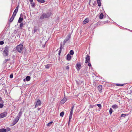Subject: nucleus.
Returning <instances> with one entry per match:
<instances>
[{"label": "nucleus", "mask_w": 132, "mask_h": 132, "mask_svg": "<svg viewBox=\"0 0 132 132\" xmlns=\"http://www.w3.org/2000/svg\"><path fill=\"white\" fill-rule=\"evenodd\" d=\"M52 14L51 11L48 10L47 11L46 13H44L40 16V19H43L45 18H49Z\"/></svg>", "instance_id": "f257e3e1"}, {"label": "nucleus", "mask_w": 132, "mask_h": 132, "mask_svg": "<svg viewBox=\"0 0 132 132\" xmlns=\"http://www.w3.org/2000/svg\"><path fill=\"white\" fill-rule=\"evenodd\" d=\"M9 47L6 45L4 48V50L3 52V54L4 56H7L9 55Z\"/></svg>", "instance_id": "f03ea898"}, {"label": "nucleus", "mask_w": 132, "mask_h": 132, "mask_svg": "<svg viewBox=\"0 0 132 132\" xmlns=\"http://www.w3.org/2000/svg\"><path fill=\"white\" fill-rule=\"evenodd\" d=\"M23 45H19L17 46L16 47L17 50L20 53L22 52L23 49Z\"/></svg>", "instance_id": "7ed1b4c3"}, {"label": "nucleus", "mask_w": 132, "mask_h": 132, "mask_svg": "<svg viewBox=\"0 0 132 132\" xmlns=\"http://www.w3.org/2000/svg\"><path fill=\"white\" fill-rule=\"evenodd\" d=\"M71 35L70 34H69L65 38L64 40L63 45H64L65 43L71 37Z\"/></svg>", "instance_id": "20e7f679"}, {"label": "nucleus", "mask_w": 132, "mask_h": 132, "mask_svg": "<svg viewBox=\"0 0 132 132\" xmlns=\"http://www.w3.org/2000/svg\"><path fill=\"white\" fill-rule=\"evenodd\" d=\"M7 114V112H4L0 114V118H2L6 116Z\"/></svg>", "instance_id": "39448f33"}, {"label": "nucleus", "mask_w": 132, "mask_h": 132, "mask_svg": "<svg viewBox=\"0 0 132 132\" xmlns=\"http://www.w3.org/2000/svg\"><path fill=\"white\" fill-rule=\"evenodd\" d=\"M19 117L18 116L16 117L15 120L13 121V125H14L17 123L19 119Z\"/></svg>", "instance_id": "423d86ee"}, {"label": "nucleus", "mask_w": 132, "mask_h": 132, "mask_svg": "<svg viewBox=\"0 0 132 132\" xmlns=\"http://www.w3.org/2000/svg\"><path fill=\"white\" fill-rule=\"evenodd\" d=\"M41 104V102L40 100H38L36 102L35 105V108H36L39 106H40Z\"/></svg>", "instance_id": "0eeeda50"}, {"label": "nucleus", "mask_w": 132, "mask_h": 132, "mask_svg": "<svg viewBox=\"0 0 132 132\" xmlns=\"http://www.w3.org/2000/svg\"><path fill=\"white\" fill-rule=\"evenodd\" d=\"M76 67L78 71L80 70L81 68V64L80 63H77L76 65Z\"/></svg>", "instance_id": "6e6552de"}, {"label": "nucleus", "mask_w": 132, "mask_h": 132, "mask_svg": "<svg viewBox=\"0 0 132 132\" xmlns=\"http://www.w3.org/2000/svg\"><path fill=\"white\" fill-rule=\"evenodd\" d=\"M90 61V56L88 55H87V56L86 57L85 63H87L88 62Z\"/></svg>", "instance_id": "1a4fd4ad"}, {"label": "nucleus", "mask_w": 132, "mask_h": 132, "mask_svg": "<svg viewBox=\"0 0 132 132\" xmlns=\"http://www.w3.org/2000/svg\"><path fill=\"white\" fill-rule=\"evenodd\" d=\"M89 21V20L88 18H86L83 22V23L85 24Z\"/></svg>", "instance_id": "9d476101"}, {"label": "nucleus", "mask_w": 132, "mask_h": 132, "mask_svg": "<svg viewBox=\"0 0 132 132\" xmlns=\"http://www.w3.org/2000/svg\"><path fill=\"white\" fill-rule=\"evenodd\" d=\"M98 89L100 92H102V85H100L98 87Z\"/></svg>", "instance_id": "9b49d317"}, {"label": "nucleus", "mask_w": 132, "mask_h": 132, "mask_svg": "<svg viewBox=\"0 0 132 132\" xmlns=\"http://www.w3.org/2000/svg\"><path fill=\"white\" fill-rule=\"evenodd\" d=\"M71 56L69 54H68L67 55V60H70L71 59Z\"/></svg>", "instance_id": "f8f14e48"}, {"label": "nucleus", "mask_w": 132, "mask_h": 132, "mask_svg": "<svg viewBox=\"0 0 132 132\" xmlns=\"http://www.w3.org/2000/svg\"><path fill=\"white\" fill-rule=\"evenodd\" d=\"M67 100L66 98H64L61 101V103L62 104H63Z\"/></svg>", "instance_id": "ddd939ff"}, {"label": "nucleus", "mask_w": 132, "mask_h": 132, "mask_svg": "<svg viewBox=\"0 0 132 132\" xmlns=\"http://www.w3.org/2000/svg\"><path fill=\"white\" fill-rule=\"evenodd\" d=\"M62 44H60V50L59 51V52L58 53V54L59 55H60L61 53V51L62 50Z\"/></svg>", "instance_id": "4468645a"}, {"label": "nucleus", "mask_w": 132, "mask_h": 132, "mask_svg": "<svg viewBox=\"0 0 132 132\" xmlns=\"http://www.w3.org/2000/svg\"><path fill=\"white\" fill-rule=\"evenodd\" d=\"M118 106L116 104L112 106V107L113 108L115 109L118 108Z\"/></svg>", "instance_id": "2eb2a0df"}, {"label": "nucleus", "mask_w": 132, "mask_h": 132, "mask_svg": "<svg viewBox=\"0 0 132 132\" xmlns=\"http://www.w3.org/2000/svg\"><path fill=\"white\" fill-rule=\"evenodd\" d=\"M23 18L22 17H20L18 20V22L19 23H21V22L23 21Z\"/></svg>", "instance_id": "dca6fc26"}, {"label": "nucleus", "mask_w": 132, "mask_h": 132, "mask_svg": "<svg viewBox=\"0 0 132 132\" xmlns=\"http://www.w3.org/2000/svg\"><path fill=\"white\" fill-rule=\"evenodd\" d=\"M14 16L12 15V16L11 17V18H10L9 21L10 22H12L13 20L14 19Z\"/></svg>", "instance_id": "f3484780"}, {"label": "nucleus", "mask_w": 132, "mask_h": 132, "mask_svg": "<svg viewBox=\"0 0 132 132\" xmlns=\"http://www.w3.org/2000/svg\"><path fill=\"white\" fill-rule=\"evenodd\" d=\"M22 109H20V111L19 112V113H18V116H19L18 117H19L21 116L22 114Z\"/></svg>", "instance_id": "a211bd4d"}, {"label": "nucleus", "mask_w": 132, "mask_h": 132, "mask_svg": "<svg viewBox=\"0 0 132 132\" xmlns=\"http://www.w3.org/2000/svg\"><path fill=\"white\" fill-rule=\"evenodd\" d=\"M30 76H28L26 77V80L27 81H29L30 80Z\"/></svg>", "instance_id": "6ab92c4d"}, {"label": "nucleus", "mask_w": 132, "mask_h": 132, "mask_svg": "<svg viewBox=\"0 0 132 132\" xmlns=\"http://www.w3.org/2000/svg\"><path fill=\"white\" fill-rule=\"evenodd\" d=\"M97 1L98 5L99 6H101V2L100 0H96Z\"/></svg>", "instance_id": "aec40b11"}, {"label": "nucleus", "mask_w": 132, "mask_h": 132, "mask_svg": "<svg viewBox=\"0 0 132 132\" xmlns=\"http://www.w3.org/2000/svg\"><path fill=\"white\" fill-rule=\"evenodd\" d=\"M39 2L41 3H44L45 2V1L44 0H36Z\"/></svg>", "instance_id": "412c9836"}, {"label": "nucleus", "mask_w": 132, "mask_h": 132, "mask_svg": "<svg viewBox=\"0 0 132 132\" xmlns=\"http://www.w3.org/2000/svg\"><path fill=\"white\" fill-rule=\"evenodd\" d=\"M24 24L22 22L21 23V24H20V27H19V28L20 29H22V27L23 26V25H24Z\"/></svg>", "instance_id": "4be33fe9"}, {"label": "nucleus", "mask_w": 132, "mask_h": 132, "mask_svg": "<svg viewBox=\"0 0 132 132\" xmlns=\"http://www.w3.org/2000/svg\"><path fill=\"white\" fill-rule=\"evenodd\" d=\"M103 15L102 13H101L100 15L99 18L101 19H102L103 17Z\"/></svg>", "instance_id": "5701e85b"}, {"label": "nucleus", "mask_w": 132, "mask_h": 132, "mask_svg": "<svg viewBox=\"0 0 132 132\" xmlns=\"http://www.w3.org/2000/svg\"><path fill=\"white\" fill-rule=\"evenodd\" d=\"M10 59H5L4 61H3V63H6L7 61L10 60Z\"/></svg>", "instance_id": "b1692460"}, {"label": "nucleus", "mask_w": 132, "mask_h": 132, "mask_svg": "<svg viewBox=\"0 0 132 132\" xmlns=\"http://www.w3.org/2000/svg\"><path fill=\"white\" fill-rule=\"evenodd\" d=\"M17 12L15 11V10H14V12L13 13V14L12 15L13 16H15L16 15V14Z\"/></svg>", "instance_id": "393cba45"}, {"label": "nucleus", "mask_w": 132, "mask_h": 132, "mask_svg": "<svg viewBox=\"0 0 132 132\" xmlns=\"http://www.w3.org/2000/svg\"><path fill=\"white\" fill-rule=\"evenodd\" d=\"M34 30H33L32 31V33L33 34L35 33L37 31V29L36 28H34Z\"/></svg>", "instance_id": "a878e982"}, {"label": "nucleus", "mask_w": 132, "mask_h": 132, "mask_svg": "<svg viewBox=\"0 0 132 132\" xmlns=\"http://www.w3.org/2000/svg\"><path fill=\"white\" fill-rule=\"evenodd\" d=\"M64 114V112H62L60 113V116L63 117Z\"/></svg>", "instance_id": "bb28decb"}, {"label": "nucleus", "mask_w": 132, "mask_h": 132, "mask_svg": "<svg viewBox=\"0 0 132 132\" xmlns=\"http://www.w3.org/2000/svg\"><path fill=\"white\" fill-rule=\"evenodd\" d=\"M3 103H0V108H3L4 106Z\"/></svg>", "instance_id": "cd10ccee"}, {"label": "nucleus", "mask_w": 132, "mask_h": 132, "mask_svg": "<svg viewBox=\"0 0 132 132\" xmlns=\"http://www.w3.org/2000/svg\"><path fill=\"white\" fill-rule=\"evenodd\" d=\"M30 4L31 5V6L32 7H34L35 6V4L34 3L31 2L30 3Z\"/></svg>", "instance_id": "c85d7f7f"}, {"label": "nucleus", "mask_w": 132, "mask_h": 132, "mask_svg": "<svg viewBox=\"0 0 132 132\" xmlns=\"http://www.w3.org/2000/svg\"><path fill=\"white\" fill-rule=\"evenodd\" d=\"M52 123H53V122L52 121H51V122H49L47 125V126H50L51 125H52Z\"/></svg>", "instance_id": "c756f323"}, {"label": "nucleus", "mask_w": 132, "mask_h": 132, "mask_svg": "<svg viewBox=\"0 0 132 132\" xmlns=\"http://www.w3.org/2000/svg\"><path fill=\"white\" fill-rule=\"evenodd\" d=\"M74 53V52L73 50H71L70 52V54L71 55H73Z\"/></svg>", "instance_id": "7c9ffc66"}, {"label": "nucleus", "mask_w": 132, "mask_h": 132, "mask_svg": "<svg viewBox=\"0 0 132 132\" xmlns=\"http://www.w3.org/2000/svg\"><path fill=\"white\" fill-rule=\"evenodd\" d=\"M1 132H6V129H5L3 128L2 129H1Z\"/></svg>", "instance_id": "2f4dec72"}, {"label": "nucleus", "mask_w": 132, "mask_h": 132, "mask_svg": "<svg viewBox=\"0 0 132 132\" xmlns=\"http://www.w3.org/2000/svg\"><path fill=\"white\" fill-rule=\"evenodd\" d=\"M128 115V114H122L121 115V117H125L126 116H127Z\"/></svg>", "instance_id": "473e14b6"}, {"label": "nucleus", "mask_w": 132, "mask_h": 132, "mask_svg": "<svg viewBox=\"0 0 132 132\" xmlns=\"http://www.w3.org/2000/svg\"><path fill=\"white\" fill-rule=\"evenodd\" d=\"M124 85V84H117L116 85L118 86H123Z\"/></svg>", "instance_id": "72a5a7b5"}, {"label": "nucleus", "mask_w": 132, "mask_h": 132, "mask_svg": "<svg viewBox=\"0 0 132 132\" xmlns=\"http://www.w3.org/2000/svg\"><path fill=\"white\" fill-rule=\"evenodd\" d=\"M113 112V110L111 108H110L109 110V113L110 114H111Z\"/></svg>", "instance_id": "f704fd0d"}, {"label": "nucleus", "mask_w": 132, "mask_h": 132, "mask_svg": "<svg viewBox=\"0 0 132 132\" xmlns=\"http://www.w3.org/2000/svg\"><path fill=\"white\" fill-rule=\"evenodd\" d=\"M50 66V64H48L45 66V67L46 68L48 69L49 68Z\"/></svg>", "instance_id": "c9c22d12"}, {"label": "nucleus", "mask_w": 132, "mask_h": 132, "mask_svg": "<svg viewBox=\"0 0 132 132\" xmlns=\"http://www.w3.org/2000/svg\"><path fill=\"white\" fill-rule=\"evenodd\" d=\"M95 105H96V106H98V107H99L100 109H101V108L102 107V106H101V104H96Z\"/></svg>", "instance_id": "e433bc0d"}, {"label": "nucleus", "mask_w": 132, "mask_h": 132, "mask_svg": "<svg viewBox=\"0 0 132 132\" xmlns=\"http://www.w3.org/2000/svg\"><path fill=\"white\" fill-rule=\"evenodd\" d=\"M96 106V105H90V107L91 108H93L94 107Z\"/></svg>", "instance_id": "4c0bfd02"}, {"label": "nucleus", "mask_w": 132, "mask_h": 132, "mask_svg": "<svg viewBox=\"0 0 132 132\" xmlns=\"http://www.w3.org/2000/svg\"><path fill=\"white\" fill-rule=\"evenodd\" d=\"M72 114H70L69 115V122L70 121V120L72 118Z\"/></svg>", "instance_id": "58836bf2"}, {"label": "nucleus", "mask_w": 132, "mask_h": 132, "mask_svg": "<svg viewBox=\"0 0 132 132\" xmlns=\"http://www.w3.org/2000/svg\"><path fill=\"white\" fill-rule=\"evenodd\" d=\"M0 102L1 103H4V101L2 99V98L1 97H0Z\"/></svg>", "instance_id": "ea45409f"}, {"label": "nucleus", "mask_w": 132, "mask_h": 132, "mask_svg": "<svg viewBox=\"0 0 132 132\" xmlns=\"http://www.w3.org/2000/svg\"><path fill=\"white\" fill-rule=\"evenodd\" d=\"M13 75L12 74H11L10 76V78H13Z\"/></svg>", "instance_id": "a19ab883"}, {"label": "nucleus", "mask_w": 132, "mask_h": 132, "mask_svg": "<svg viewBox=\"0 0 132 132\" xmlns=\"http://www.w3.org/2000/svg\"><path fill=\"white\" fill-rule=\"evenodd\" d=\"M18 6H17L16 7V9L14 10H15V11L18 12Z\"/></svg>", "instance_id": "79ce46f5"}, {"label": "nucleus", "mask_w": 132, "mask_h": 132, "mask_svg": "<svg viewBox=\"0 0 132 132\" xmlns=\"http://www.w3.org/2000/svg\"><path fill=\"white\" fill-rule=\"evenodd\" d=\"M4 42L3 41H0V45H2L4 44Z\"/></svg>", "instance_id": "37998d69"}, {"label": "nucleus", "mask_w": 132, "mask_h": 132, "mask_svg": "<svg viewBox=\"0 0 132 132\" xmlns=\"http://www.w3.org/2000/svg\"><path fill=\"white\" fill-rule=\"evenodd\" d=\"M74 107V105H73L72 106V107L70 109L71 110H73V109Z\"/></svg>", "instance_id": "c03bdc74"}, {"label": "nucleus", "mask_w": 132, "mask_h": 132, "mask_svg": "<svg viewBox=\"0 0 132 132\" xmlns=\"http://www.w3.org/2000/svg\"><path fill=\"white\" fill-rule=\"evenodd\" d=\"M87 63H88V66L89 67H90L91 66V64L89 62H88Z\"/></svg>", "instance_id": "a18cd8bd"}, {"label": "nucleus", "mask_w": 132, "mask_h": 132, "mask_svg": "<svg viewBox=\"0 0 132 132\" xmlns=\"http://www.w3.org/2000/svg\"><path fill=\"white\" fill-rule=\"evenodd\" d=\"M73 112V110H71L70 114H72Z\"/></svg>", "instance_id": "49530a36"}, {"label": "nucleus", "mask_w": 132, "mask_h": 132, "mask_svg": "<svg viewBox=\"0 0 132 132\" xmlns=\"http://www.w3.org/2000/svg\"><path fill=\"white\" fill-rule=\"evenodd\" d=\"M87 68H85V69H84V70L85 71V72H86V71H87Z\"/></svg>", "instance_id": "de8ad7c7"}, {"label": "nucleus", "mask_w": 132, "mask_h": 132, "mask_svg": "<svg viewBox=\"0 0 132 132\" xmlns=\"http://www.w3.org/2000/svg\"><path fill=\"white\" fill-rule=\"evenodd\" d=\"M4 91L6 93H7V90L6 89H5L4 90Z\"/></svg>", "instance_id": "09e8293b"}, {"label": "nucleus", "mask_w": 132, "mask_h": 132, "mask_svg": "<svg viewBox=\"0 0 132 132\" xmlns=\"http://www.w3.org/2000/svg\"><path fill=\"white\" fill-rule=\"evenodd\" d=\"M69 66H67L66 67V69H67L68 70L69 69Z\"/></svg>", "instance_id": "8fccbe9b"}, {"label": "nucleus", "mask_w": 132, "mask_h": 132, "mask_svg": "<svg viewBox=\"0 0 132 132\" xmlns=\"http://www.w3.org/2000/svg\"><path fill=\"white\" fill-rule=\"evenodd\" d=\"M33 0H29L30 3L32 2H33Z\"/></svg>", "instance_id": "3c124183"}, {"label": "nucleus", "mask_w": 132, "mask_h": 132, "mask_svg": "<svg viewBox=\"0 0 132 132\" xmlns=\"http://www.w3.org/2000/svg\"><path fill=\"white\" fill-rule=\"evenodd\" d=\"M40 108H38L37 109V110L38 111L40 110Z\"/></svg>", "instance_id": "603ef678"}, {"label": "nucleus", "mask_w": 132, "mask_h": 132, "mask_svg": "<svg viewBox=\"0 0 132 132\" xmlns=\"http://www.w3.org/2000/svg\"><path fill=\"white\" fill-rule=\"evenodd\" d=\"M106 22H107V21H103V23H106Z\"/></svg>", "instance_id": "864d4df0"}, {"label": "nucleus", "mask_w": 132, "mask_h": 132, "mask_svg": "<svg viewBox=\"0 0 132 132\" xmlns=\"http://www.w3.org/2000/svg\"><path fill=\"white\" fill-rule=\"evenodd\" d=\"M25 79H23V81H25Z\"/></svg>", "instance_id": "5fc2aeb1"}, {"label": "nucleus", "mask_w": 132, "mask_h": 132, "mask_svg": "<svg viewBox=\"0 0 132 132\" xmlns=\"http://www.w3.org/2000/svg\"><path fill=\"white\" fill-rule=\"evenodd\" d=\"M24 18H25V17H26V16L25 15V16H24Z\"/></svg>", "instance_id": "6e6d98bb"}, {"label": "nucleus", "mask_w": 132, "mask_h": 132, "mask_svg": "<svg viewBox=\"0 0 132 132\" xmlns=\"http://www.w3.org/2000/svg\"><path fill=\"white\" fill-rule=\"evenodd\" d=\"M24 18H25V17H26V16L25 15V16H24Z\"/></svg>", "instance_id": "4d7b16f0"}, {"label": "nucleus", "mask_w": 132, "mask_h": 132, "mask_svg": "<svg viewBox=\"0 0 132 132\" xmlns=\"http://www.w3.org/2000/svg\"><path fill=\"white\" fill-rule=\"evenodd\" d=\"M1 129H0V132H1Z\"/></svg>", "instance_id": "13d9d810"}, {"label": "nucleus", "mask_w": 132, "mask_h": 132, "mask_svg": "<svg viewBox=\"0 0 132 132\" xmlns=\"http://www.w3.org/2000/svg\"><path fill=\"white\" fill-rule=\"evenodd\" d=\"M91 0H90V1Z\"/></svg>", "instance_id": "bf43d9fd"}]
</instances>
